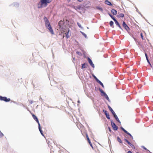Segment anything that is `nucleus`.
Returning a JSON list of instances; mask_svg holds the SVG:
<instances>
[{
	"label": "nucleus",
	"instance_id": "obj_43",
	"mask_svg": "<svg viewBox=\"0 0 153 153\" xmlns=\"http://www.w3.org/2000/svg\"><path fill=\"white\" fill-rule=\"evenodd\" d=\"M86 137H87V140H89V139H90L89 137H88V134H86Z\"/></svg>",
	"mask_w": 153,
	"mask_h": 153
},
{
	"label": "nucleus",
	"instance_id": "obj_51",
	"mask_svg": "<svg viewBox=\"0 0 153 153\" xmlns=\"http://www.w3.org/2000/svg\"><path fill=\"white\" fill-rule=\"evenodd\" d=\"M83 0H77V1L79 2H81Z\"/></svg>",
	"mask_w": 153,
	"mask_h": 153
},
{
	"label": "nucleus",
	"instance_id": "obj_15",
	"mask_svg": "<svg viewBox=\"0 0 153 153\" xmlns=\"http://www.w3.org/2000/svg\"><path fill=\"white\" fill-rule=\"evenodd\" d=\"M111 12L114 15H116L117 14V11L114 9H112L111 10Z\"/></svg>",
	"mask_w": 153,
	"mask_h": 153
},
{
	"label": "nucleus",
	"instance_id": "obj_44",
	"mask_svg": "<svg viewBox=\"0 0 153 153\" xmlns=\"http://www.w3.org/2000/svg\"><path fill=\"white\" fill-rule=\"evenodd\" d=\"M86 137H87V140H89V139H90L89 137H88V134H86Z\"/></svg>",
	"mask_w": 153,
	"mask_h": 153
},
{
	"label": "nucleus",
	"instance_id": "obj_19",
	"mask_svg": "<svg viewBox=\"0 0 153 153\" xmlns=\"http://www.w3.org/2000/svg\"><path fill=\"white\" fill-rule=\"evenodd\" d=\"M108 14L114 21L116 19L110 13H108Z\"/></svg>",
	"mask_w": 153,
	"mask_h": 153
},
{
	"label": "nucleus",
	"instance_id": "obj_45",
	"mask_svg": "<svg viewBox=\"0 0 153 153\" xmlns=\"http://www.w3.org/2000/svg\"><path fill=\"white\" fill-rule=\"evenodd\" d=\"M108 129L109 131L110 132H111V129L110 127H108Z\"/></svg>",
	"mask_w": 153,
	"mask_h": 153
},
{
	"label": "nucleus",
	"instance_id": "obj_55",
	"mask_svg": "<svg viewBox=\"0 0 153 153\" xmlns=\"http://www.w3.org/2000/svg\"><path fill=\"white\" fill-rule=\"evenodd\" d=\"M73 59H74H74H75V58H73Z\"/></svg>",
	"mask_w": 153,
	"mask_h": 153
},
{
	"label": "nucleus",
	"instance_id": "obj_34",
	"mask_svg": "<svg viewBox=\"0 0 153 153\" xmlns=\"http://www.w3.org/2000/svg\"><path fill=\"white\" fill-rule=\"evenodd\" d=\"M76 53H77V54L78 55H79V56H81L82 55V53H81L79 52V51H76Z\"/></svg>",
	"mask_w": 153,
	"mask_h": 153
},
{
	"label": "nucleus",
	"instance_id": "obj_26",
	"mask_svg": "<svg viewBox=\"0 0 153 153\" xmlns=\"http://www.w3.org/2000/svg\"><path fill=\"white\" fill-rule=\"evenodd\" d=\"M88 142L89 144H90V146H91V148H92V149H94L93 147L92 146V145L90 139H89V140H88Z\"/></svg>",
	"mask_w": 153,
	"mask_h": 153
},
{
	"label": "nucleus",
	"instance_id": "obj_42",
	"mask_svg": "<svg viewBox=\"0 0 153 153\" xmlns=\"http://www.w3.org/2000/svg\"><path fill=\"white\" fill-rule=\"evenodd\" d=\"M145 55L146 59H147V58H148V56H147V54L146 53H145Z\"/></svg>",
	"mask_w": 153,
	"mask_h": 153
},
{
	"label": "nucleus",
	"instance_id": "obj_1",
	"mask_svg": "<svg viewBox=\"0 0 153 153\" xmlns=\"http://www.w3.org/2000/svg\"><path fill=\"white\" fill-rule=\"evenodd\" d=\"M52 1V0H40L37 4V7L40 8L46 7L48 4Z\"/></svg>",
	"mask_w": 153,
	"mask_h": 153
},
{
	"label": "nucleus",
	"instance_id": "obj_56",
	"mask_svg": "<svg viewBox=\"0 0 153 153\" xmlns=\"http://www.w3.org/2000/svg\"><path fill=\"white\" fill-rule=\"evenodd\" d=\"M42 99V98L41 97H40V99Z\"/></svg>",
	"mask_w": 153,
	"mask_h": 153
},
{
	"label": "nucleus",
	"instance_id": "obj_50",
	"mask_svg": "<svg viewBox=\"0 0 153 153\" xmlns=\"http://www.w3.org/2000/svg\"><path fill=\"white\" fill-rule=\"evenodd\" d=\"M138 13L140 14V15L142 16H143V15H142V14H141V13L140 12H138Z\"/></svg>",
	"mask_w": 153,
	"mask_h": 153
},
{
	"label": "nucleus",
	"instance_id": "obj_36",
	"mask_svg": "<svg viewBox=\"0 0 153 153\" xmlns=\"http://www.w3.org/2000/svg\"><path fill=\"white\" fill-rule=\"evenodd\" d=\"M95 80L99 84L101 82V81L98 78H97Z\"/></svg>",
	"mask_w": 153,
	"mask_h": 153
},
{
	"label": "nucleus",
	"instance_id": "obj_41",
	"mask_svg": "<svg viewBox=\"0 0 153 153\" xmlns=\"http://www.w3.org/2000/svg\"><path fill=\"white\" fill-rule=\"evenodd\" d=\"M111 111V113H112V114L113 115V114H115V113L113 110Z\"/></svg>",
	"mask_w": 153,
	"mask_h": 153
},
{
	"label": "nucleus",
	"instance_id": "obj_49",
	"mask_svg": "<svg viewBox=\"0 0 153 153\" xmlns=\"http://www.w3.org/2000/svg\"><path fill=\"white\" fill-rule=\"evenodd\" d=\"M136 11L138 13V12H139V11H138V10L137 8H136Z\"/></svg>",
	"mask_w": 153,
	"mask_h": 153
},
{
	"label": "nucleus",
	"instance_id": "obj_20",
	"mask_svg": "<svg viewBox=\"0 0 153 153\" xmlns=\"http://www.w3.org/2000/svg\"><path fill=\"white\" fill-rule=\"evenodd\" d=\"M106 117L107 118V119L108 120H110V117L109 114L108 113L105 114Z\"/></svg>",
	"mask_w": 153,
	"mask_h": 153
},
{
	"label": "nucleus",
	"instance_id": "obj_53",
	"mask_svg": "<svg viewBox=\"0 0 153 153\" xmlns=\"http://www.w3.org/2000/svg\"><path fill=\"white\" fill-rule=\"evenodd\" d=\"M59 26H60V22H59Z\"/></svg>",
	"mask_w": 153,
	"mask_h": 153
},
{
	"label": "nucleus",
	"instance_id": "obj_4",
	"mask_svg": "<svg viewBox=\"0 0 153 153\" xmlns=\"http://www.w3.org/2000/svg\"><path fill=\"white\" fill-rule=\"evenodd\" d=\"M111 125L113 128V129L115 131H117L118 129V127L116 124L113 122L112 120H110Z\"/></svg>",
	"mask_w": 153,
	"mask_h": 153
},
{
	"label": "nucleus",
	"instance_id": "obj_22",
	"mask_svg": "<svg viewBox=\"0 0 153 153\" xmlns=\"http://www.w3.org/2000/svg\"><path fill=\"white\" fill-rule=\"evenodd\" d=\"M96 8L97 9L100 10L101 12H102L103 11V10L102 8L100 7H99V6L97 7Z\"/></svg>",
	"mask_w": 153,
	"mask_h": 153
},
{
	"label": "nucleus",
	"instance_id": "obj_33",
	"mask_svg": "<svg viewBox=\"0 0 153 153\" xmlns=\"http://www.w3.org/2000/svg\"><path fill=\"white\" fill-rule=\"evenodd\" d=\"M102 111L105 114H106L108 113L107 111L104 109H103L102 110Z\"/></svg>",
	"mask_w": 153,
	"mask_h": 153
},
{
	"label": "nucleus",
	"instance_id": "obj_2",
	"mask_svg": "<svg viewBox=\"0 0 153 153\" xmlns=\"http://www.w3.org/2000/svg\"><path fill=\"white\" fill-rule=\"evenodd\" d=\"M43 19L45 22V26L47 29L49 30L52 34H54V33L53 30L48 18L45 16L44 17Z\"/></svg>",
	"mask_w": 153,
	"mask_h": 153
},
{
	"label": "nucleus",
	"instance_id": "obj_5",
	"mask_svg": "<svg viewBox=\"0 0 153 153\" xmlns=\"http://www.w3.org/2000/svg\"><path fill=\"white\" fill-rule=\"evenodd\" d=\"M0 100L4 101L6 102H8L10 100V98H8L6 97H2L1 96Z\"/></svg>",
	"mask_w": 153,
	"mask_h": 153
},
{
	"label": "nucleus",
	"instance_id": "obj_16",
	"mask_svg": "<svg viewBox=\"0 0 153 153\" xmlns=\"http://www.w3.org/2000/svg\"><path fill=\"white\" fill-rule=\"evenodd\" d=\"M11 5L17 7H19V4L17 2H14Z\"/></svg>",
	"mask_w": 153,
	"mask_h": 153
},
{
	"label": "nucleus",
	"instance_id": "obj_23",
	"mask_svg": "<svg viewBox=\"0 0 153 153\" xmlns=\"http://www.w3.org/2000/svg\"><path fill=\"white\" fill-rule=\"evenodd\" d=\"M124 14L123 13H120V14L117 16L118 17H121L123 18L124 17Z\"/></svg>",
	"mask_w": 153,
	"mask_h": 153
},
{
	"label": "nucleus",
	"instance_id": "obj_32",
	"mask_svg": "<svg viewBox=\"0 0 153 153\" xmlns=\"http://www.w3.org/2000/svg\"><path fill=\"white\" fill-rule=\"evenodd\" d=\"M77 25H78V27L81 28H82V27L81 25L79 24V22H77Z\"/></svg>",
	"mask_w": 153,
	"mask_h": 153
},
{
	"label": "nucleus",
	"instance_id": "obj_18",
	"mask_svg": "<svg viewBox=\"0 0 153 153\" xmlns=\"http://www.w3.org/2000/svg\"><path fill=\"white\" fill-rule=\"evenodd\" d=\"M109 24L110 26L113 28L114 27V26L113 25L114 22L113 21H110L109 22Z\"/></svg>",
	"mask_w": 153,
	"mask_h": 153
},
{
	"label": "nucleus",
	"instance_id": "obj_35",
	"mask_svg": "<svg viewBox=\"0 0 153 153\" xmlns=\"http://www.w3.org/2000/svg\"><path fill=\"white\" fill-rule=\"evenodd\" d=\"M95 80L99 84L101 82V81L98 78H97Z\"/></svg>",
	"mask_w": 153,
	"mask_h": 153
},
{
	"label": "nucleus",
	"instance_id": "obj_3",
	"mask_svg": "<svg viewBox=\"0 0 153 153\" xmlns=\"http://www.w3.org/2000/svg\"><path fill=\"white\" fill-rule=\"evenodd\" d=\"M120 128L126 134L128 135L130 137L131 139H130V140H133V137L131 134H130L122 126L120 127Z\"/></svg>",
	"mask_w": 153,
	"mask_h": 153
},
{
	"label": "nucleus",
	"instance_id": "obj_31",
	"mask_svg": "<svg viewBox=\"0 0 153 153\" xmlns=\"http://www.w3.org/2000/svg\"><path fill=\"white\" fill-rule=\"evenodd\" d=\"M4 136L3 134L1 132L0 130V138Z\"/></svg>",
	"mask_w": 153,
	"mask_h": 153
},
{
	"label": "nucleus",
	"instance_id": "obj_11",
	"mask_svg": "<svg viewBox=\"0 0 153 153\" xmlns=\"http://www.w3.org/2000/svg\"><path fill=\"white\" fill-rule=\"evenodd\" d=\"M99 91H100V92L101 93V96H104L106 94V93L102 89H101L100 88H99Z\"/></svg>",
	"mask_w": 153,
	"mask_h": 153
},
{
	"label": "nucleus",
	"instance_id": "obj_48",
	"mask_svg": "<svg viewBox=\"0 0 153 153\" xmlns=\"http://www.w3.org/2000/svg\"><path fill=\"white\" fill-rule=\"evenodd\" d=\"M127 153H132V152L130 151H128Z\"/></svg>",
	"mask_w": 153,
	"mask_h": 153
},
{
	"label": "nucleus",
	"instance_id": "obj_21",
	"mask_svg": "<svg viewBox=\"0 0 153 153\" xmlns=\"http://www.w3.org/2000/svg\"><path fill=\"white\" fill-rule=\"evenodd\" d=\"M104 97L105 98H106V99L109 102H110V100L108 96L106 94V95H105L104 96Z\"/></svg>",
	"mask_w": 153,
	"mask_h": 153
},
{
	"label": "nucleus",
	"instance_id": "obj_13",
	"mask_svg": "<svg viewBox=\"0 0 153 153\" xmlns=\"http://www.w3.org/2000/svg\"><path fill=\"white\" fill-rule=\"evenodd\" d=\"M88 65V64L86 63H85L83 64H82V69H83L84 68H85L87 67V66Z\"/></svg>",
	"mask_w": 153,
	"mask_h": 153
},
{
	"label": "nucleus",
	"instance_id": "obj_14",
	"mask_svg": "<svg viewBox=\"0 0 153 153\" xmlns=\"http://www.w3.org/2000/svg\"><path fill=\"white\" fill-rule=\"evenodd\" d=\"M105 3L108 5H109V6H112V4L108 0H105Z\"/></svg>",
	"mask_w": 153,
	"mask_h": 153
},
{
	"label": "nucleus",
	"instance_id": "obj_17",
	"mask_svg": "<svg viewBox=\"0 0 153 153\" xmlns=\"http://www.w3.org/2000/svg\"><path fill=\"white\" fill-rule=\"evenodd\" d=\"M69 31L70 30L69 29H68L66 33H65V34L66 35V37L67 38H68L70 36V35L69 34Z\"/></svg>",
	"mask_w": 153,
	"mask_h": 153
},
{
	"label": "nucleus",
	"instance_id": "obj_24",
	"mask_svg": "<svg viewBox=\"0 0 153 153\" xmlns=\"http://www.w3.org/2000/svg\"><path fill=\"white\" fill-rule=\"evenodd\" d=\"M117 141L120 143H122V141L121 140L120 138L119 137H117Z\"/></svg>",
	"mask_w": 153,
	"mask_h": 153
},
{
	"label": "nucleus",
	"instance_id": "obj_6",
	"mask_svg": "<svg viewBox=\"0 0 153 153\" xmlns=\"http://www.w3.org/2000/svg\"><path fill=\"white\" fill-rule=\"evenodd\" d=\"M122 25L123 27L126 31H128L130 30V29L129 27L126 24V22L124 21L123 22Z\"/></svg>",
	"mask_w": 153,
	"mask_h": 153
},
{
	"label": "nucleus",
	"instance_id": "obj_38",
	"mask_svg": "<svg viewBox=\"0 0 153 153\" xmlns=\"http://www.w3.org/2000/svg\"><path fill=\"white\" fill-rule=\"evenodd\" d=\"M99 84L103 88H104V86L103 84L102 83V82H101L100 83H99Z\"/></svg>",
	"mask_w": 153,
	"mask_h": 153
},
{
	"label": "nucleus",
	"instance_id": "obj_52",
	"mask_svg": "<svg viewBox=\"0 0 153 153\" xmlns=\"http://www.w3.org/2000/svg\"><path fill=\"white\" fill-rule=\"evenodd\" d=\"M77 102L79 103H80V101L79 100H78V101H77Z\"/></svg>",
	"mask_w": 153,
	"mask_h": 153
},
{
	"label": "nucleus",
	"instance_id": "obj_29",
	"mask_svg": "<svg viewBox=\"0 0 153 153\" xmlns=\"http://www.w3.org/2000/svg\"><path fill=\"white\" fill-rule=\"evenodd\" d=\"M141 147L143 149H144L146 150H147V151H148L149 152V151L144 146H141Z\"/></svg>",
	"mask_w": 153,
	"mask_h": 153
},
{
	"label": "nucleus",
	"instance_id": "obj_40",
	"mask_svg": "<svg viewBox=\"0 0 153 153\" xmlns=\"http://www.w3.org/2000/svg\"><path fill=\"white\" fill-rule=\"evenodd\" d=\"M146 59L147 62L149 63V64L150 65H151V64L148 58H147V59Z\"/></svg>",
	"mask_w": 153,
	"mask_h": 153
},
{
	"label": "nucleus",
	"instance_id": "obj_39",
	"mask_svg": "<svg viewBox=\"0 0 153 153\" xmlns=\"http://www.w3.org/2000/svg\"><path fill=\"white\" fill-rule=\"evenodd\" d=\"M92 76L94 78L95 80H96V79L97 78L94 74H92Z\"/></svg>",
	"mask_w": 153,
	"mask_h": 153
},
{
	"label": "nucleus",
	"instance_id": "obj_47",
	"mask_svg": "<svg viewBox=\"0 0 153 153\" xmlns=\"http://www.w3.org/2000/svg\"><path fill=\"white\" fill-rule=\"evenodd\" d=\"M30 104H32L33 103V102L32 100H31L30 101Z\"/></svg>",
	"mask_w": 153,
	"mask_h": 153
},
{
	"label": "nucleus",
	"instance_id": "obj_7",
	"mask_svg": "<svg viewBox=\"0 0 153 153\" xmlns=\"http://www.w3.org/2000/svg\"><path fill=\"white\" fill-rule=\"evenodd\" d=\"M124 140L132 148L134 149L135 148V146L131 144L127 139L124 138Z\"/></svg>",
	"mask_w": 153,
	"mask_h": 153
},
{
	"label": "nucleus",
	"instance_id": "obj_9",
	"mask_svg": "<svg viewBox=\"0 0 153 153\" xmlns=\"http://www.w3.org/2000/svg\"><path fill=\"white\" fill-rule=\"evenodd\" d=\"M113 115L114 117V118L116 120L117 122H118L119 123H120L121 122L120 121V120H119L118 117L116 115V113H115V114H113Z\"/></svg>",
	"mask_w": 153,
	"mask_h": 153
},
{
	"label": "nucleus",
	"instance_id": "obj_10",
	"mask_svg": "<svg viewBox=\"0 0 153 153\" xmlns=\"http://www.w3.org/2000/svg\"><path fill=\"white\" fill-rule=\"evenodd\" d=\"M114 21L116 25L117 26H118L119 27V28H120L121 30H123L121 27L120 26V24H119L118 22L117 21V20L116 19Z\"/></svg>",
	"mask_w": 153,
	"mask_h": 153
},
{
	"label": "nucleus",
	"instance_id": "obj_12",
	"mask_svg": "<svg viewBox=\"0 0 153 153\" xmlns=\"http://www.w3.org/2000/svg\"><path fill=\"white\" fill-rule=\"evenodd\" d=\"M32 116L34 119L37 123L38 124L39 123V121L37 117L34 114H33Z\"/></svg>",
	"mask_w": 153,
	"mask_h": 153
},
{
	"label": "nucleus",
	"instance_id": "obj_25",
	"mask_svg": "<svg viewBox=\"0 0 153 153\" xmlns=\"http://www.w3.org/2000/svg\"><path fill=\"white\" fill-rule=\"evenodd\" d=\"M80 32L86 38H87V36L86 34L83 33V32L80 31Z\"/></svg>",
	"mask_w": 153,
	"mask_h": 153
},
{
	"label": "nucleus",
	"instance_id": "obj_30",
	"mask_svg": "<svg viewBox=\"0 0 153 153\" xmlns=\"http://www.w3.org/2000/svg\"><path fill=\"white\" fill-rule=\"evenodd\" d=\"M108 109H109L110 111H111L113 110V109L111 108L108 105Z\"/></svg>",
	"mask_w": 153,
	"mask_h": 153
},
{
	"label": "nucleus",
	"instance_id": "obj_37",
	"mask_svg": "<svg viewBox=\"0 0 153 153\" xmlns=\"http://www.w3.org/2000/svg\"><path fill=\"white\" fill-rule=\"evenodd\" d=\"M140 35V36H141V38H142V39L143 40L144 39L142 33H141Z\"/></svg>",
	"mask_w": 153,
	"mask_h": 153
},
{
	"label": "nucleus",
	"instance_id": "obj_8",
	"mask_svg": "<svg viewBox=\"0 0 153 153\" xmlns=\"http://www.w3.org/2000/svg\"><path fill=\"white\" fill-rule=\"evenodd\" d=\"M88 60L89 64H90L91 66L93 68H94L95 67L93 63L92 60L91 59L89 58V57L88 58Z\"/></svg>",
	"mask_w": 153,
	"mask_h": 153
},
{
	"label": "nucleus",
	"instance_id": "obj_54",
	"mask_svg": "<svg viewBox=\"0 0 153 153\" xmlns=\"http://www.w3.org/2000/svg\"><path fill=\"white\" fill-rule=\"evenodd\" d=\"M71 0H68V1H70Z\"/></svg>",
	"mask_w": 153,
	"mask_h": 153
},
{
	"label": "nucleus",
	"instance_id": "obj_27",
	"mask_svg": "<svg viewBox=\"0 0 153 153\" xmlns=\"http://www.w3.org/2000/svg\"><path fill=\"white\" fill-rule=\"evenodd\" d=\"M38 128H39V130L40 132H41V131H42L40 125L39 123H38Z\"/></svg>",
	"mask_w": 153,
	"mask_h": 153
},
{
	"label": "nucleus",
	"instance_id": "obj_28",
	"mask_svg": "<svg viewBox=\"0 0 153 153\" xmlns=\"http://www.w3.org/2000/svg\"><path fill=\"white\" fill-rule=\"evenodd\" d=\"M38 128H39V130L40 132H41V131H42L40 125L39 123H38Z\"/></svg>",
	"mask_w": 153,
	"mask_h": 153
},
{
	"label": "nucleus",
	"instance_id": "obj_46",
	"mask_svg": "<svg viewBox=\"0 0 153 153\" xmlns=\"http://www.w3.org/2000/svg\"><path fill=\"white\" fill-rule=\"evenodd\" d=\"M40 132L42 136H44L42 131H41Z\"/></svg>",
	"mask_w": 153,
	"mask_h": 153
}]
</instances>
